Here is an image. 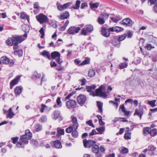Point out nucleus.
<instances>
[{"label":"nucleus","mask_w":157,"mask_h":157,"mask_svg":"<svg viewBox=\"0 0 157 157\" xmlns=\"http://www.w3.org/2000/svg\"><path fill=\"white\" fill-rule=\"evenodd\" d=\"M128 152V150L127 148L124 147H122L121 150L120 151L121 153L123 154H125L127 153Z\"/></svg>","instance_id":"7c9ffc66"},{"label":"nucleus","mask_w":157,"mask_h":157,"mask_svg":"<svg viewBox=\"0 0 157 157\" xmlns=\"http://www.w3.org/2000/svg\"><path fill=\"white\" fill-rule=\"evenodd\" d=\"M25 39L22 36H13L12 42L13 45V49L15 50L18 49V44L24 41Z\"/></svg>","instance_id":"7ed1b4c3"},{"label":"nucleus","mask_w":157,"mask_h":157,"mask_svg":"<svg viewBox=\"0 0 157 157\" xmlns=\"http://www.w3.org/2000/svg\"><path fill=\"white\" fill-rule=\"evenodd\" d=\"M79 81L82 82V83L81 84L82 86H84L86 84V80L85 78H83L82 79L79 80Z\"/></svg>","instance_id":"338daca9"},{"label":"nucleus","mask_w":157,"mask_h":157,"mask_svg":"<svg viewBox=\"0 0 157 157\" xmlns=\"http://www.w3.org/2000/svg\"><path fill=\"white\" fill-rule=\"evenodd\" d=\"M84 28L87 32L89 33L92 32L93 30V26L90 25H86Z\"/></svg>","instance_id":"5701e85b"},{"label":"nucleus","mask_w":157,"mask_h":157,"mask_svg":"<svg viewBox=\"0 0 157 157\" xmlns=\"http://www.w3.org/2000/svg\"><path fill=\"white\" fill-rule=\"evenodd\" d=\"M128 65V63L126 62L124 63H121L119 65V68L122 69L126 67Z\"/></svg>","instance_id":"58836bf2"},{"label":"nucleus","mask_w":157,"mask_h":157,"mask_svg":"<svg viewBox=\"0 0 157 157\" xmlns=\"http://www.w3.org/2000/svg\"><path fill=\"white\" fill-rule=\"evenodd\" d=\"M20 76H17L11 81L10 83V89H12L15 85L18 83V81L20 79Z\"/></svg>","instance_id":"9d476101"},{"label":"nucleus","mask_w":157,"mask_h":157,"mask_svg":"<svg viewBox=\"0 0 157 157\" xmlns=\"http://www.w3.org/2000/svg\"><path fill=\"white\" fill-rule=\"evenodd\" d=\"M97 105L98 108V109L100 111L101 113H102L103 112L102 111V106L103 104L102 102L99 101H97Z\"/></svg>","instance_id":"393cba45"},{"label":"nucleus","mask_w":157,"mask_h":157,"mask_svg":"<svg viewBox=\"0 0 157 157\" xmlns=\"http://www.w3.org/2000/svg\"><path fill=\"white\" fill-rule=\"evenodd\" d=\"M56 5L57 6L58 9L60 11H62L64 10L63 8V5H61L60 3H59L58 2L56 3Z\"/></svg>","instance_id":"ea45409f"},{"label":"nucleus","mask_w":157,"mask_h":157,"mask_svg":"<svg viewBox=\"0 0 157 157\" xmlns=\"http://www.w3.org/2000/svg\"><path fill=\"white\" fill-rule=\"evenodd\" d=\"M112 44L115 47H119L120 44V42L118 38H117L116 37H114L112 40Z\"/></svg>","instance_id":"4468645a"},{"label":"nucleus","mask_w":157,"mask_h":157,"mask_svg":"<svg viewBox=\"0 0 157 157\" xmlns=\"http://www.w3.org/2000/svg\"><path fill=\"white\" fill-rule=\"evenodd\" d=\"M72 135L75 138L77 137L78 136V132L76 129L73 130L72 132Z\"/></svg>","instance_id":"3c124183"},{"label":"nucleus","mask_w":157,"mask_h":157,"mask_svg":"<svg viewBox=\"0 0 157 157\" xmlns=\"http://www.w3.org/2000/svg\"><path fill=\"white\" fill-rule=\"evenodd\" d=\"M149 151H155L156 148L154 145H149L148 146Z\"/></svg>","instance_id":"603ef678"},{"label":"nucleus","mask_w":157,"mask_h":157,"mask_svg":"<svg viewBox=\"0 0 157 157\" xmlns=\"http://www.w3.org/2000/svg\"><path fill=\"white\" fill-rule=\"evenodd\" d=\"M73 122V126L75 129H77L78 126L77 122V119L75 117H73L72 120Z\"/></svg>","instance_id":"2eb2a0df"},{"label":"nucleus","mask_w":157,"mask_h":157,"mask_svg":"<svg viewBox=\"0 0 157 157\" xmlns=\"http://www.w3.org/2000/svg\"><path fill=\"white\" fill-rule=\"evenodd\" d=\"M53 145L56 148H60L62 147L61 142L58 140H56L53 142Z\"/></svg>","instance_id":"f3484780"},{"label":"nucleus","mask_w":157,"mask_h":157,"mask_svg":"<svg viewBox=\"0 0 157 157\" xmlns=\"http://www.w3.org/2000/svg\"><path fill=\"white\" fill-rule=\"evenodd\" d=\"M73 129H74V128H73V126H70L66 129V132L67 133H70L71 131L72 132Z\"/></svg>","instance_id":"864d4df0"},{"label":"nucleus","mask_w":157,"mask_h":157,"mask_svg":"<svg viewBox=\"0 0 157 157\" xmlns=\"http://www.w3.org/2000/svg\"><path fill=\"white\" fill-rule=\"evenodd\" d=\"M15 61V59H14L11 60L10 61V62L9 63V66L10 67H13Z\"/></svg>","instance_id":"680f3d73"},{"label":"nucleus","mask_w":157,"mask_h":157,"mask_svg":"<svg viewBox=\"0 0 157 157\" xmlns=\"http://www.w3.org/2000/svg\"><path fill=\"white\" fill-rule=\"evenodd\" d=\"M100 16H102V17L104 20L108 18L109 16V14L108 13L104 12L101 13L100 14Z\"/></svg>","instance_id":"a19ab883"},{"label":"nucleus","mask_w":157,"mask_h":157,"mask_svg":"<svg viewBox=\"0 0 157 157\" xmlns=\"http://www.w3.org/2000/svg\"><path fill=\"white\" fill-rule=\"evenodd\" d=\"M80 3L81 2L79 0H77L75 4L72 7V8L75 9H78L79 7Z\"/></svg>","instance_id":"cd10ccee"},{"label":"nucleus","mask_w":157,"mask_h":157,"mask_svg":"<svg viewBox=\"0 0 157 157\" xmlns=\"http://www.w3.org/2000/svg\"><path fill=\"white\" fill-rule=\"evenodd\" d=\"M47 117L45 116L41 117L40 119V121L41 122H44L47 121Z\"/></svg>","instance_id":"4d7b16f0"},{"label":"nucleus","mask_w":157,"mask_h":157,"mask_svg":"<svg viewBox=\"0 0 157 157\" xmlns=\"http://www.w3.org/2000/svg\"><path fill=\"white\" fill-rule=\"evenodd\" d=\"M95 75V72L93 69H90L88 72V76L90 77H94Z\"/></svg>","instance_id":"e433bc0d"},{"label":"nucleus","mask_w":157,"mask_h":157,"mask_svg":"<svg viewBox=\"0 0 157 157\" xmlns=\"http://www.w3.org/2000/svg\"><path fill=\"white\" fill-rule=\"evenodd\" d=\"M97 21L100 25H102L105 23V20L103 18L102 16H99V17L98 18Z\"/></svg>","instance_id":"c85d7f7f"},{"label":"nucleus","mask_w":157,"mask_h":157,"mask_svg":"<svg viewBox=\"0 0 157 157\" xmlns=\"http://www.w3.org/2000/svg\"><path fill=\"white\" fill-rule=\"evenodd\" d=\"M22 91V89L19 86H17L15 88L14 92L16 94L19 95Z\"/></svg>","instance_id":"2f4dec72"},{"label":"nucleus","mask_w":157,"mask_h":157,"mask_svg":"<svg viewBox=\"0 0 157 157\" xmlns=\"http://www.w3.org/2000/svg\"><path fill=\"white\" fill-rule=\"evenodd\" d=\"M71 2H68L63 4V8L64 10L68 7L70 6V5H71Z\"/></svg>","instance_id":"052dcab7"},{"label":"nucleus","mask_w":157,"mask_h":157,"mask_svg":"<svg viewBox=\"0 0 157 157\" xmlns=\"http://www.w3.org/2000/svg\"><path fill=\"white\" fill-rule=\"evenodd\" d=\"M143 114V112L141 109H136L135 112L134 113V115H137L139 116L140 118H141Z\"/></svg>","instance_id":"b1692460"},{"label":"nucleus","mask_w":157,"mask_h":157,"mask_svg":"<svg viewBox=\"0 0 157 157\" xmlns=\"http://www.w3.org/2000/svg\"><path fill=\"white\" fill-rule=\"evenodd\" d=\"M22 28L24 31L25 33L23 35V36L25 37H27V33L29 32L30 29L29 27V25H25L22 26Z\"/></svg>","instance_id":"ddd939ff"},{"label":"nucleus","mask_w":157,"mask_h":157,"mask_svg":"<svg viewBox=\"0 0 157 157\" xmlns=\"http://www.w3.org/2000/svg\"><path fill=\"white\" fill-rule=\"evenodd\" d=\"M57 134L56 135L57 137H59L61 135H63L64 134V130L60 129L59 128H57Z\"/></svg>","instance_id":"4be33fe9"},{"label":"nucleus","mask_w":157,"mask_h":157,"mask_svg":"<svg viewBox=\"0 0 157 157\" xmlns=\"http://www.w3.org/2000/svg\"><path fill=\"white\" fill-rule=\"evenodd\" d=\"M90 62V59H86L80 63V65H83L89 63Z\"/></svg>","instance_id":"8fccbe9b"},{"label":"nucleus","mask_w":157,"mask_h":157,"mask_svg":"<svg viewBox=\"0 0 157 157\" xmlns=\"http://www.w3.org/2000/svg\"><path fill=\"white\" fill-rule=\"evenodd\" d=\"M39 32L41 34L40 38H44L45 35L44 28L42 27L39 30Z\"/></svg>","instance_id":"49530a36"},{"label":"nucleus","mask_w":157,"mask_h":157,"mask_svg":"<svg viewBox=\"0 0 157 157\" xmlns=\"http://www.w3.org/2000/svg\"><path fill=\"white\" fill-rule=\"evenodd\" d=\"M92 151L94 153L98 152L99 151V147L96 144L94 145L92 148Z\"/></svg>","instance_id":"c756f323"},{"label":"nucleus","mask_w":157,"mask_h":157,"mask_svg":"<svg viewBox=\"0 0 157 157\" xmlns=\"http://www.w3.org/2000/svg\"><path fill=\"white\" fill-rule=\"evenodd\" d=\"M99 134V133L97 132L95 129H93L91 132L89 133V136H93L94 135H96Z\"/></svg>","instance_id":"0e129e2a"},{"label":"nucleus","mask_w":157,"mask_h":157,"mask_svg":"<svg viewBox=\"0 0 157 157\" xmlns=\"http://www.w3.org/2000/svg\"><path fill=\"white\" fill-rule=\"evenodd\" d=\"M69 17V13L68 11H65L61 15L59 18L61 20L67 19Z\"/></svg>","instance_id":"a211bd4d"},{"label":"nucleus","mask_w":157,"mask_h":157,"mask_svg":"<svg viewBox=\"0 0 157 157\" xmlns=\"http://www.w3.org/2000/svg\"><path fill=\"white\" fill-rule=\"evenodd\" d=\"M156 100H154L152 101H148V104L151 105L152 107H154L156 106L155 105Z\"/></svg>","instance_id":"a18cd8bd"},{"label":"nucleus","mask_w":157,"mask_h":157,"mask_svg":"<svg viewBox=\"0 0 157 157\" xmlns=\"http://www.w3.org/2000/svg\"><path fill=\"white\" fill-rule=\"evenodd\" d=\"M105 90V87L101 85L98 89L95 90V93L93 91L92 93L90 94L93 97L99 96L103 98H106L107 95L105 92H104Z\"/></svg>","instance_id":"f03ea898"},{"label":"nucleus","mask_w":157,"mask_h":157,"mask_svg":"<svg viewBox=\"0 0 157 157\" xmlns=\"http://www.w3.org/2000/svg\"><path fill=\"white\" fill-rule=\"evenodd\" d=\"M32 136V134L29 130H26L25 134L20 136L19 141L17 143L16 146L19 148L24 147L23 143L25 144H28L29 140L30 139Z\"/></svg>","instance_id":"f257e3e1"},{"label":"nucleus","mask_w":157,"mask_h":157,"mask_svg":"<svg viewBox=\"0 0 157 157\" xmlns=\"http://www.w3.org/2000/svg\"><path fill=\"white\" fill-rule=\"evenodd\" d=\"M150 134L152 136H154L157 135V129L155 128H153L150 129Z\"/></svg>","instance_id":"bb28decb"},{"label":"nucleus","mask_w":157,"mask_h":157,"mask_svg":"<svg viewBox=\"0 0 157 157\" xmlns=\"http://www.w3.org/2000/svg\"><path fill=\"white\" fill-rule=\"evenodd\" d=\"M131 133L129 132H125L124 134V138L126 140L131 139Z\"/></svg>","instance_id":"72a5a7b5"},{"label":"nucleus","mask_w":157,"mask_h":157,"mask_svg":"<svg viewBox=\"0 0 157 157\" xmlns=\"http://www.w3.org/2000/svg\"><path fill=\"white\" fill-rule=\"evenodd\" d=\"M19 138L18 137H12L11 139L13 140V143L14 144H16L17 142L18 141Z\"/></svg>","instance_id":"774afa93"},{"label":"nucleus","mask_w":157,"mask_h":157,"mask_svg":"<svg viewBox=\"0 0 157 157\" xmlns=\"http://www.w3.org/2000/svg\"><path fill=\"white\" fill-rule=\"evenodd\" d=\"M90 5L92 8H97L99 5V3L98 2H95L93 3H90Z\"/></svg>","instance_id":"473e14b6"},{"label":"nucleus","mask_w":157,"mask_h":157,"mask_svg":"<svg viewBox=\"0 0 157 157\" xmlns=\"http://www.w3.org/2000/svg\"><path fill=\"white\" fill-rule=\"evenodd\" d=\"M151 128L149 127L144 128L143 129V132L144 135L145 136H147L148 134H150Z\"/></svg>","instance_id":"412c9836"},{"label":"nucleus","mask_w":157,"mask_h":157,"mask_svg":"<svg viewBox=\"0 0 157 157\" xmlns=\"http://www.w3.org/2000/svg\"><path fill=\"white\" fill-rule=\"evenodd\" d=\"M40 54L45 57L47 58L48 59H50L51 57L48 52L46 50H44L41 52Z\"/></svg>","instance_id":"aec40b11"},{"label":"nucleus","mask_w":157,"mask_h":157,"mask_svg":"<svg viewBox=\"0 0 157 157\" xmlns=\"http://www.w3.org/2000/svg\"><path fill=\"white\" fill-rule=\"evenodd\" d=\"M80 30V28L79 27L71 26L68 29L67 32L70 34L74 35L78 33Z\"/></svg>","instance_id":"423d86ee"},{"label":"nucleus","mask_w":157,"mask_h":157,"mask_svg":"<svg viewBox=\"0 0 157 157\" xmlns=\"http://www.w3.org/2000/svg\"><path fill=\"white\" fill-rule=\"evenodd\" d=\"M87 32L86 31V30L84 28L82 29L81 33V35L86 36L87 34Z\"/></svg>","instance_id":"e2e57ef3"},{"label":"nucleus","mask_w":157,"mask_h":157,"mask_svg":"<svg viewBox=\"0 0 157 157\" xmlns=\"http://www.w3.org/2000/svg\"><path fill=\"white\" fill-rule=\"evenodd\" d=\"M36 18L40 24L46 23L48 21V19L47 16L43 13H40L36 16Z\"/></svg>","instance_id":"20e7f679"},{"label":"nucleus","mask_w":157,"mask_h":157,"mask_svg":"<svg viewBox=\"0 0 157 157\" xmlns=\"http://www.w3.org/2000/svg\"><path fill=\"white\" fill-rule=\"evenodd\" d=\"M122 23L121 24L125 25L126 26H131L132 24V21L130 18H127L123 19L122 21Z\"/></svg>","instance_id":"9b49d317"},{"label":"nucleus","mask_w":157,"mask_h":157,"mask_svg":"<svg viewBox=\"0 0 157 157\" xmlns=\"http://www.w3.org/2000/svg\"><path fill=\"white\" fill-rule=\"evenodd\" d=\"M86 124L93 128H94V126L93 124L92 121L91 120H90L86 121Z\"/></svg>","instance_id":"bf43d9fd"},{"label":"nucleus","mask_w":157,"mask_h":157,"mask_svg":"<svg viewBox=\"0 0 157 157\" xmlns=\"http://www.w3.org/2000/svg\"><path fill=\"white\" fill-rule=\"evenodd\" d=\"M127 36V35L126 34H124L123 35H121L119 36L118 37V38L120 41H122L124 40L125 38H126V37Z\"/></svg>","instance_id":"79ce46f5"},{"label":"nucleus","mask_w":157,"mask_h":157,"mask_svg":"<svg viewBox=\"0 0 157 157\" xmlns=\"http://www.w3.org/2000/svg\"><path fill=\"white\" fill-rule=\"evenodd\" d=\"M51 57L53 59H55L56 58V61L60 65L62 62V61L60 60V53L57 51H54L52 52L51 54Z\"/></svg>","instance_id":"39448f33"},{"label":"nucleus","mask_w":157,"mask_h":157,"mask_svg":"<svg viewBox=\"0 0 157 157\" xmlns=\"http://www.w3.org/2000/svg\"><path fill=\"white\" fill-rule=\"evenodd\" d=\"M56 103L59 107H61L62 106V103L61 101V98L59 97L57 98L56 100Z\"/></svg>","instance_id":"37998d69"},{"label":"nucleus","mask_w":157,"mask_h":157,"mask_svg":"<svg viewBox=\"0 0 157 157\" xmlns=\"http://www.w3.org/2000/svg\"><path fill=\"white\" fill-rule=\"evenodd\" d=\"M86 97L85 95L82 94H80L77 97V102L80 105H83L85 103L86 100Z\"/></svg>","instance_id":"1a4fd4ad"},{"label":"nucleus","mask_w":157,"mask_h":157,"mask_svg":"<svg viewBox=\"0 0 157 157\" xmlns=\"http://www.w3.org/2000/svg\"><path fill=\"white\" fill-rule=\"evenodd\" d=\"M62 40L61 39H59L56 42V43L55 45H54V47H55L57 46H58L60 45V44H62Z\"/></svg>","instance_id":"de8ad7c7"},{"label":"nucleus","mask_w":157,"mask_h":157,"mask_svg":"<svg viewBox=\"0 0 157 157\" xmlns=\"http://www.w3.org/2000/svg\"><path fill=\"white\" fill-rule=\"evenodd\" d=\"M42 126L39 124H37L35 127L36 130V132H38L40 131L42 129Z\"/></svg>","instance_id":"13d9d810"},{"label":"nucleus","mask_w":157,"mask_h":157,"mask_svg":"<svg viewBox=\"0 0 157 157\" xmlns=\"http://www.w3.org/2000/svg\"><path fill=\"white\" fill-rule=\"evenodd\" d=\"M101 33L102 36L106 37H108L110 35V33L109 29L105 27L102 28Z\"/></svg>","instance_id":"f8f14e48"},{"label":"nucleus","mask_w":157,"mask_h":157,"mask_svg":"<svg viewBox=\"0 0 157 157\" xmlns=\"http://www.w3.org/2000/svg\"><path fill=\"white\" fill-rule=\"evenodd\" d=\"M6 42L7 44L9 46H12L13 44L12 42V39L10 40L8 38L7 40H6Z\"/></svg>","instance_id":"5fc2aeb1"},{"label":"nucleus","mask_w":157,"mask_h":157,"mask_svg":"<svg viewBox=\"0 0 157 157\" xmlns=\"http://www.w3.org/2000/svg\"><path fill=\"white\" fill-rule=\"evenodd\" d=\"M114 29L115 30V32L117 33L122 31L124 30L123 28L119 26L115 27V29Z\"/></svg>","instance_id":"c03bdc74"},{"label":"nucleus","mask_w":157,"mask_h":157,"mask_svg":"<svg viewBox=\"0 0 157 157\" xmlns=\"http://www.w3.org/2000/svg\"><path fill=\"white\" fill-rule=\"evenodd\" d=\"M133 33L132 31L129 30L127 33V36L128 38H131L133 36Z\"/></svg>","instance_id":"6e6d98bb"},{"label":"nucleus","mask_w":157,"mask_h":157,"mask_svg":"<svg viewBox=\"0 0 157 157\" xmlns=\"http://www.w3.org/2000/svg\"><path fill=\"white\" fill-rule=\"evenodd\" d=\"M76 92V91H73L71 92L70 94H69L66 98V99H69Z\"/></svg>","instance_id":"69168bd1"},{"label":"nucleus","mask_w":157,"mask_h":157,"mask_svg":"<svg viewBox=\"0 0 157 157\" xmlns=\"http://www.w3.org/2000/svg\"><path fill=\"white\" fill-rule=\"evenodd\" d=\"M54 114V118L55 119H56L59 115V112L58 111H55L53 113Z\"/></svg>","instance_id":"09e8293b"},{"label":"nucleus","mask_w":157,"mask_h":157,"mask_svg":"<svg viewBox=\"0 0 157 157\" xmlns=\"http://www.w3.org/2000/svg\"><path fill=\"white\" fill-rule=\"evenodd\" d=\"M14 54L15 55L17 54L19 57H21L22 56L23 51L22 49L15 50L14 52Z\"/></svg>","instance_id":"a878e982"},{"label":"nucleus","mask_w":157,"mask_h":157,"mask_svg":"<svg viewBox=\"0 0 157 157\" xmlns=\"http://www.w3.org/2000/svg\"><path fill=\"white\" fill-rule=\"evenodd\" d=\"M2 63L5 64H9L10 59L6 56H3L2 57L0 58Z\"/></svg>","instance_id":"dca6fc26"},{"label":"nucleus","mask_w":157,"mask_h":157,"mask_svg":"<svg viewBox=\"0 0 157 157\" xmlns=\"http://www.w3.org/2000/svg\"><path fill=\"white\" fill-rule=\"evenodd\" d=\"M83 145L85 148H90L96 143V142L91 140H87L86 139L83 140Z\"/></svg>","instance_id":"0eeeda50"},{"label":"nucleus","mask_w":157,"mask_h":157,"mask_svg":"<svg viewBox=\"0 0 157 157\" xmlns=\"http://www.w3.org/2000/svg\"><path fill=\"white\" fill-rule=\"evenodd\" d=\"M111 19L114 22L117 23L118 21L121 19V18L119 16H117L115 17H112L111 18Z\"/></svg>","instance_id":"c9c22d12"},{"label":"nucleus","mask_w":157,"mask_h":157,"mask_svg":"<svg viewBox=\"0 0 157 157\" xmlns=\"http://www.w3.org/2000/svg\"><path fill=\"white\" fill-rule=\"evenodd\" d=\"M96 130L99 132V134H101L102 132H104L105 130V127L104 126H102L99 128H96Z\"/></svg>","instance_id":"f704fd0d"},{"label":"nucleus","mask_w":157,"mask_h":157,"mask_svg":"<svg viewBox=\"0 0 157 157\" xmlns=\"http://www.w3.org/2000/svg\"><path fill=\"white\" fill-rule=\"evenodd\" d=\"M96 86L95 85H91L90 86H86V89L88 92H93L96 88Z\"/></svg>","instance_id":"6ab92c4d"},{"label":"nucleus","mask_w":157,"mask_h":157,"mask_svg":"<svg viewBox=\"0 0 157 157\" xmlns=\"http://www.w3.org/2000/svg\"><path fill=\"white\" fill-rule=\"evenodd\" d=\"M41 76V74H38L36 71H34L32 75V76L34 78H40Z\"/></svg>","instance_id":"4c0bfd02"},{"label":"nucleus","mask_w":157,"mask_h":157,"mask_svg":"<svg viewBox=\"0 0 157 157\" xmlns=\"http://www.w3.org/2000/svg\"><path fill=\"white\" fill-rule=\"evenodd\" d=\"M76 102L75 101L71 100L67 101L66 103V107L68 109H71L75 107L76 105Z\"/></svg>","instance_id":"6e6552de"}]
</instances>
